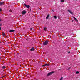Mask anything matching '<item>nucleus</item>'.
I'll return each instance as SVG.
<instances>
[{
    "label": "nucleus",
    "instance_id": "obj_1",
    "mask_svg": "<svg viewBox=\"0 0 80 80\" xmlns=\"http://www.w3.org/2000/svg\"><path fill=\"white\" fill-rule=\"evenodd\" d=\"M48 43V41H45L43 43L44 45H47Z\"/></svg>",
    "mask_w": 80,
    "mask_h": 80
},
{
    "label": "nucleus",
    "instance_id": "obj_2",
    "mask_svg": "<svg viewBox=\"0 0 80 80\" xmlns=\"http://www.w3.org/2000/svg\"><path fill=\"white\" fill-rule=\"evenodd\" d=\"M24 6H25V7H26V8H30V5H27V4H24Z\"/></svg>",
    "mask_w": 80,
    "mask_h": 80
},
{
    "label": "nucleus",
    "instance_id": "obj_3",
    "mask_svg": "<svg viewBox=\"0 0 80 80\" xmlns=\"http://www.w3.org/2000/svg\"><path fill=\"white\" fill-rule=\"evenodd\" d=\"M53 73V72H50L49 73H48V74L47 76H49V75H52V74Z\"/></svg>",
    "mask_w": 80,
    "mask_h": 80
},
{
    "label": "nucleus",
    "instance_id": "obj_4",
    "mask_svg": "<svg viewBox=\"0 0 80 80\" xmlns=\"http://www.w3.org/2000/svg\"><path fill=\"white\" fill-rule=\"evenodd\" d=\"M68 12H69L71 13V14L72 15H73V12H72L71 10H68Z\"/></svg>",
    "mask_w": 80,
    "mask_h": 80
},
{
    "label": "nucleus",
    "instance_id": "obj_5",
    "mask_svg": "<svg viewBox=\"0 0 80 80\" xmlns=\"http://www.w3.org/2000/svg\"><path fill=\"white\" fill-rule=\"evenodd\" d=\"M26 13V11H23L22 12V14L23 15H25Z\"/></svg>",
    "mask_w": 80,
    "mask_h": 80
},
{
    "label": "nucleus",
    "instance_id": "obj_6",
    "mask_svg": "<svg viewBox=\"0 0 80 80\" xmlns=\"http://www.w3.org/2000/svg\"><path fill=\"white\" fill-rule=\"evenodd\" d=\"M4 2H0V5H3V3Z\"/></svg>",
    "mask_w": 80,
    "mask_h": 80
},
{
    "label": "nucleus",
    "instance_id": "obj_7",
    "mask_svg": "<svg viewBox=\"0 0 80 80\" xmlns=\"http://www.w3.org/2000/svg\"><path fill=\"white\" fill-rule=\"evenodd\" d=\"M10 32H15V30H11L9 31Z\"/></svg>",
    "mask_w": 80,
    "mask_h": 80
},
{
    "label": "nucleus",
    "instance_id": "obj_8",
    "mask_svg": "<svg viewBox=\"0 0 80 80\" xmlns=\"http://www.w3.org/2000/svg\"><path fill=\"white\" fill-rule=\"evenodd\" d=\"M34 48H32L30 49L31 51H34Z\"/></svg>",
    "mask_w": 80,
    "mask_h": 80
},
{
    "label": "nucleus",
    "instance_id": "obj_9",
    "mask_svg": "<svg viewBox=\"0 0 80 80\" xmlns=\"http://www.w3.org/2000/svg\"><path fill=\"white\" fill-rule=\"evenodd\" d=\"M73 18H74V19L77 22H78V20H77V18H75L73 17Z\"/></svg>",
    "mask_w": 80,
    "mask_h": 80
},
{
    "label": "nucleus",
    "instance_id": "obj_10",
    "mask_svg": "<svg viewBox=\"0 0 80 80\" xmlns=\"http://www.w3.org/2000/svg\"><path fill=\"white\" fill-rule=\"evenodd\" d=\"M44 30H45V31H46L47 30V28L46 27H44Z\"/></svg>",
    "mask_w": 80,
    "mask_h": 80
},
{
    "label": "nucleus",
    "instance_id": "obj_11",
    "mask_svg": "<svg viewBox=\"0 0 80 80\" xmlns=\"http://www.w3.org/2000/svg\"><path fill=\"white\" fill-rule=\"evenodd\" d=\"M49 66V64H46L43 65V66Z\"/></svg>",
    "mask_w": 80,
    "mask_h": 80
},
{
    "label": "nucleus",
    "instance_id": "obj_12",
    "mask_svg": "<svg viewBox=\"0 0 80 80\" xmlns=\"http://www.w3.org/2000/svg\"><path fill=\"white\" fill-rule=\"evenodd\" d=\"M49 17V15H48V16L46 17V19H48Z\"/></svg>",
    "mask_w": 80,
    "mask_h": 80
},
{
    "label": "nucleus",
    "instance_id": "obj_13",
    "mask_svg": "<svg viewBox=\"0 0 80 80\" xmlns=\"http://www.w3.org/2000/svg\"><path fill=\"white\" fill-rule=\"evenodd\" d=\"M63 80V77H62L61 78H60L59 80Z\"/></svg>",
    "mask_w": 80,
    "mask_h": 80
},
{
    "label": "nucleus",
    "instance_id": "obj_14",
    "mask_svg": "<svg viewBox=\"0 0 80 80\" xmlns=\"http://www.w3.org/2000/svg\"><path fill=\"white\" fill-rule=\"evenodd\" d=\"M76 73L77 74H78V73H79V72H78V71H77V72H76Z\"/></svg>",
    "mask_w": 80,
    "mask_h": 80
},
{
    "label": "nucleus",
    "instance_id": "obj_15",
    "mask_svg": "<svg viewBox=\"0 0 80 80\" xmlns=\"http://www.w3.org/2000/svg\"><path fill=\"white\" fill-rule=\"evenodd\" d=\"M64 0H61V2H64Z\"/></svg>",
    "mask_w": 80,
    "mask_h": 80
},
{
    "label": "nucleus",
    "instance_id": "obj_16",
    "mask_svg": "<svg viewBox=\"0 0 80 80\" xmlns=\"http://www.w3.org/2000/svg\"><path fill=\"white\" fill-rule=\"evenodd\" d=\"M54 18H55V19H56V18H57V16H54Z\"/></svg>",
    "mask_w": 80,
    "mask_h": 80
},
{
    "label": "nucleus",
    "instance_id": "obj_17",
    "mask_svg": "<svg viewBox=\"0 0 80 80\" xmlns=\"http://www.w3.org/2000/svg\"><path fill=\"white\" fill-rule=\"evenodd\" d=\"M9 12H12V10H10V11H9Z\"/></svg>",
    "mask_w": 80,
    "mask_h": 80
},
{
    "label": "nucleus",
    "instance_id": "obj_18",
    "mask_svg": "<svg viewBox=\"0 0 80 80\" xmlns=\"http://www.w3.org/2000/svg\"><path fill=\"white\" fill-rule=\"evenodd\" d=\"M2 68L4 69L5 68V66H3Z\"/></svg>",
    "mask_w": 80,
    "mask_h": 80
},
{
    "label": "nucleus",
    "instance_id": "obj_19",
    "mask_svg": "<svg viewBox=\"0 0 80 80\" xmlns=\"http://www.w3.org/2000/svg\"><path fill=\"white\" fill-rule=\"evenodd\" d=\"M3 35L5 36V33H3Z\"/></svg>",
    "mask_w": 80,
    "mask_h": 80
},
{
    "label": "nucleus",
    "instance_id": "obj_20",
    "mask_svg": "<svg viewBox=\"0 0 80 80\" xmlns=\"http://www.w3.org/2000/svg\"><path fill=\"white\" fill-rule=\"evenodd\" d=\"M70 68H71V67H69L68 69H70Z\"/></svg>",
    "mask_w": 80,
    "mask_h": 80
},
{
    "label": "nucleus",
    "instance_id": "obj_21",
    "mask_svg": "<svg viewBox=\"0 0 80 80\" xmlns=\"http://www.w3.org/2000/svg\"><path fill=\"white\" fill-rule=\"evenodd\" d=\"M30 30H32V28H31L30 29Z\"/></svg>",
    "mask_w": 80,
    "mask_h": 80
},
{
    "label": "nucleus",
    "instance_id": "obj_22",
    "mask_svg": "<svg viewBox=\"0 0 80 80\" xmlns=\"http://www.w3.org/2000/svg\"><path fill=\"white\" fill-rule=\"evenodd\" d=\"M1 10H2V9H0V12H1Z\"/></svg>",
    "mask_w": 80,
    "mask_h": 80
},
{
    "label": "nucleus",
    "instance_id": "obj_23",
    "mask_svg": "<svg viewBox=\"0 0 80 80\" xmlns=\"http://www.w3.org/2000/svg\"><path fill=\"white\" fill-rule=\"evenodd\" d=\"M68 53H70V52H68Z\"/></svg>",
    "mask_w": 80,
    "mask_h": 80
},
{
    "label": "nucleus",
    "instance_id": "obj_24",
    "mask_svg": "<svg viewBox=\"0 0 80 80\" xmlns=\"http://www.w3.org/2000/svg\"><path fill=\"white\" fill-rule=\"evenodd\" d=\"M1 30V27H0V30Z\"/></svg>",
    "mask_w": 80,
    "mask_h": 80
},
{
    "label": "nucleus",
    "instance_id": "obj_25",
    "mask_svg": "<svg viewBox=\"0 0 80 80\" xmlns=\"http://www.w3.org/2000/svg\"><path fill=\"white\" fill-rule=\"evenodd\" d=\"M1 21H2V20H1V19H0V22H1Z\"/></svg>",
    "mask_w": 80,
    "mask_h": 80
},
{
    "label": "nucleus",
    "instance_id": "obj_26",
    "mask_svg": "<svg viewBox=\"0 0 80 80\" xmlns=\"http://www.w3.org/2000/svg\"><path fill=\"white\" fill-rule=\"evenodd\" d=\"M1 59V58L0 57V60Z\"/></svg>",
    "mask_w": 80,
    "mask_h": 80
}]
</instances>
